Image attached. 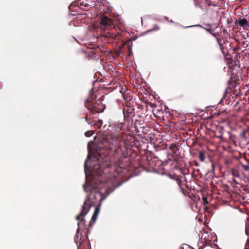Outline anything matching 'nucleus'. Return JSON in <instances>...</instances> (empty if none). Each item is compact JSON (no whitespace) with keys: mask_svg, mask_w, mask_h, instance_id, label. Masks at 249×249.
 <instances>
[{"mask_svg":"<svg viewBox=\"0 0 249 249\" xmlns=\"http://www.w3.org/2000/svg\"><path fill=\"white\" fill-rule=\"evenodd\" d=\"M114 130L108 134L103 135L99 140L98 147L108 151V154H117L122 151V143L124 140V134L121 130H124L125 124L118 123L113 126Z\"/></svg>","mask_w":249,"mask_h":249,"instance_id":"1","label":"nucleus"},{"mask_svg":"<svg viewBox=\"0 0 249 249\" xmlns=\"http://www.w3.org/2000/svg\"><path fill=\"white\" fill-rule=\"evenodd\" d=\"M97 27L105 32L102 34L103 36L113 40L119 39L121 34L126 32L124 23L119 20L114 23L112 19L105 16L99 18Z\"/></svg>","mask_w":249,"mask_h":249,"instance_id":"2","label":"nucleus"},{"mask_svg":"<svg viewBox=\"0 0 249 249\" xmlns=\"http://www.w3.org/2000/svg\"><path fill=\"white\" fill-rule=\"evenodd\" d=\"M92 205L90 200L89 195H88L84 201V205L82 206V210L80 214L76 216V219L79 222L78 223V229L79 230H83V229H85V219L84 217L89 212Z\"/></svg>","mask_w":249,"mask_h":249,"instance_id":"3","label":"nucleus"},{"mask_svg":"<svg viewBox=\"0 0 249 249\" xmlns=\"http://www.w3.org/2000/svg\"><path fill=\"white\" fill-rule=\"evenodd\" d=\"M85 107L93 114L103 111L105 108L104 105L100 102H93L90 99H87L85 101Z\"/></svg>","mask_w":249,"mask_h":249,"instance_id":"4","label":"nucleus"},{"mask_svg":"<svg viewBox=\"0 0 249 249\" xmlns=\"http://www.w3.org/2000/svg\"><path fill=\"white\" fill-rule=\"evenodd\" d=\"M196 7L200 8L202 10L208 9V7L211 5L210 0H194Z\"/></svg>","mask_w":249,"mask_h":249,"instance_id":"5","label":"nucleus"},{"mask_svg":"<svg viewBox=\"0 0 249 249\" xmlns=\"http://www.w3.org/2000/svg\"><path fill=\"white\" fill-rule=\"evenodd\" d=\"M123 114L124 116V121L129 123L131 118L134 116V108H123Z\"/></svg>","mask_w":249,"mask_h":249,"instance_id":"6","label":"nucleus"},{"mask_svg":"<svg viewBox=\"0 0 249 249\" xmlns=\"http://www.w3.org/2000/svg\"><path fill=\"white\" fill-rule=\"evenodd\" d=\"M86 239V235H83L80 230H77L74 237V241L77 246H80Z\"/></svg>","mask_w":249,"mask_h":249,"instance_id":"7","label":"nucleus"},{"mask_svg":"<svg viewBox=\"0 0 249 249\" xmlns=\"http://www.w3.org/2000/svg\"><path fill=\"white\" fill-rule=\"evenodd\" d=\"M169 149L171 150L172 154L176 155L177 157L181 158L180 154L178 153L179 150V147L178 144L171 143L169 147Z\"/></svg>","mask_w":249,"mask_h":249,"instance_id":"8","label":"nucleus"},{"mask_svg":"<svg viewBox=\"0 0 249 249\" xmlns=\"http://www.w3.org/2000/svg\"><path fill=\"white\" fill-rule=\"evenodd\" d=\"M235 24L236 26L239 25L244 28L249 27V23L247 19L245 18H242L239 19V20H236Z\"/></svg>","mask_w":249,"mask_h":249,"instance_id":"9","label":"nucleus"},{"mask_svg":"<svg viewBox=\"0 0 249 249\" xmlns=\"http://www.w3.org/2000/svg\"><path fill=\"white\" fill-rule=\"evenodd\" d=\"M89 124L91 126H94L97 128H100L103 125V122L101 120L98 121H91L89 122Z\"/></svg>","mask_w":249,"mask_h":249,"instance_id":"10","label":"nucleus"},{"mask_svg":"<svg viewBox=\"0 0 249 249\" xmlns=\"http://www.w3.org/2000/svg\"><path fill=\"white\" fill-rule=\"evenodd\" d=\"M167 156L168 160L174 161L176 163L178 162L180 160V158H178V157H177L176 155H174L171 153L168 154Z\"/></svg>","mask_w":249,"mask_h":249,"instance_id":"11","label":"nucleus"},{"mask_svg":"<svg viewBox=\"0 0 249 249\" xmlns=\"http://www.w3.org/2000/svg\"><path fill=\"white\" fill-rule=\"evenodd\" d=\"M128 102H125L124 105V108H134L133 105V100L131 101V99H128Z\"/></svg>","mask_w":249,"mask_h":249,"instance_id":"12","label":"nucleus"},{"mask_svg":"<svg viewBox=\"0 0 249 249\" xmlns=\"http://www.w3.org/2000/svg\"><path fill=\"white\" fill-rule=\"evenodd\" d=\"M84 190L86 192H91L93 190V187L91 186L89 182H86L85 184L83 186Z\"/></svg>","mask_w":249,"mask_h":249,"instance_id":"13","label":"nucleus"},{"mask_svg":"<svg viewBox=\"0 0 249 249\" xmlns=\"http://www.w3.org/2000/svg\"><path fill=\"white\" fill-rule=\"evenodd\" d=\"M93 115L91 112L89 114L87 113L86 117H85V121L89 124L91 121H92V119L93 118Z\"/></svg>","mask_w":249,"mask_h":249,"instance_id":"14","label":"nucleus"},{"mask_svg":"<svg viewBox=\"0 0 249 249\" xmlns=\"http://www.w3.org/2000/svg\"><path fill=\"white\" fill-rule=\"evenodd\" d=\"M198 157L201 161H204L205 160V155L204 152L201 151L199 152Z\"/></svg>","mask_w":249,"mask_h":249,"instance_id":"15","label":"nucleus"},{"mask_svg":"<svg viewBox=\"0 0 249 249\" xmlns=\"http://www.w3.org/2000/svg\"><path fill=\"white\" fill-rule=\"evenodd\" d=\"M123 98L125 101V102H128V99H131V101L133 100V98L131 95H129L128 94H126L125 93L123 94Z\"/></svg>","mask_w":249,"mask_h":249,"instance_id":"16","label":"nucleus"},{"mask_svg":"<svg viewBox=\"0 0 249 249\" xmlns=\"http://www.w3.org/2000/svg\"><path fill=\"white\" fill-rule=\"evenodd\" d=\"M94 133L93 130H88L85 133V135L86 137H89L91 136Z\"/></svg>","mask_w":249,"mask_h":249,"instance_id":"17","label":"nucleus"},{"mask_svg":"<svg viewBox=\"0 0 249 249\" xmlns=\"http://www.w3.org/2000/svg\"><path fill=\"white\" fill-rule=\"evenodd\" d=\"M171 178H173L176 180L177 183L179 187L182 186V181L179 178H174L173 177H171Z\"/></svg>","mask_w":249,"mask_h":249,"instance_id":"18","label":"nucleus"},{"mask_svg":"<svg viewBox=\"0 0 249 249\" xmlns=\"http://www.w3.org/2000/svg\"><path fill=\"white\" fill-rule=\"evenodd\" d=\"M160 29V28L158 26V25H155L153 28L149 29L147 32H149L153 31H158Z\"/></svg>","mask_w":249,"mask_h":249,"instance_id":"19","label":"nucleus"},{"mask_svg":"<svg viewBox=\"0 0 249 249\" xmlns=\"http://www.w3.org/2000/svg\"><path fill=\"white\" fill-rule=\"evenodd\" d=\"M207 26H208V28H204V29L210 33L212 34V32L213 31V29L212 28L211 25H207Z\"/></svg>","mask_w":249,"mask_h":249,"instance_id":"20","label":"nucleus"},{"mask_svg":"<svg viewBox=\"0 0 249 249\" xmlns=\"http://www.w3.org/2000/svg\"><path fill=\"white\" fill-rule=\"evenodd\" d=\"M99 212H100L99 207H96L93 214L98 215L99 213Z\"/></svg>","mask_w":249,"mask_h":249,"instance_id":"21","label":"nucleus"},{"mask_svg":"<svg viewBox=\"0 0 249 249\" xmlns=\"http://www.w3.org/2000/svg\"><path fill=\"white\" fill-rule=\"evenodd\" d=\"M97 215L96 214H93L92 216V218H91V221H93V222H95V221L96 220L97 218Z\"/></svg>","mask_w":249,"mask_h":249,"instance_id":"22","label":"nucleus"},{"mask_svg":"<svg viewBox=\"0 0 249 249\" xmlns=\"http://www.w3.org/2000/svg\"><path fill=\"white\" fill-rule=\"evenodd\" d=\"M241 136L243 138H246V131H242L241 133Z\"/></svg>","mask_w":249,"mask_h":249,"instance_id":"23","label":"nucleus"},{"mask_svg":"<svg viewBox=\"0 0 249 249\" xmlns=\"http://www.w3.org/2000/svg\"><path fill=\"white\" fill-rule=\"evenodd\" d=\"M243 168L245 171H248L249 169V166L248 165H243Z\"/></svg>","mask_w":249,"mask_h":249,"instance_id":"24","label":"nucleus"},{"mask_svg":"<svg viewBox=\"0 0 249 249\" xmlns=\"http://www.w3.org/2000/svg\"><path fill=\"white\" fill-rule=\"evenodd\" d=\"M84 6L85 7H87L88 6V4H86V3L84 4L83 2H82V3L80 2L79 6Z\"/></svg>","mask_w":249,"mask_h":249,"instance_id":"25","label":"nucleus"},{"mask_svg":"<svg viewBox=\"0 0 249 249\" xmlns=\"http://www.w3.org/2000/svg\"><path fill=\"white\" fill-rule=\"evenodd\" d=\"M179 189L180 190V191H181V192L184 194V189L182 188V186L180 187H179Z\"/></svg>","mask_w":249,"mask_h":249,"instance_id":"26","label":"nucleus"},{"mask_svg":"<svg viewBox=\"0 0 249 249\" xmlns=\"http://www.w3.org/2000/svg\"><path fill=\"white\" fill-rule=\"evenodd\" d=\"M213 36H217L218 35V33H217L216 34V33H214V34H212Z\"/></svg>","mask_w":249,"mask_h":249,"instance_id":"27","label":"nucleus"},{"mask_svg":"<svg viewBox=\"0 0 249 249\" xmlns=\"http://www.w3.org/2000/svg\"><path fill=\"white\" fill-rule=\"evenodd\" d=\"M120 51H116V54H117V55H120Z\"/></svg>","mask_w":249,"mask_h":249,"instance_id":"28","label":"nucleus"},{"mask_svg":"<svg viewBox=\"0 0 249 249\" xmlns=\"http://www.w3.org/2000/svg\"><path fill=\"white\" fill-rule=\"evenodd\" d=\"M195 165H196V166H199V164H198V162H195Z\"/></svg>","mask_w":249,"mask_h":249,"instance_id":"29","label":"nucleus"},{"mask_svg":"<svg viewBox=\"0 0 249 249\" xmlns=\"http://www.w3.org/2000/svg\"><path fill=\"white\" fill-rule=\"evenodd\" d=\"M207 199V198L206 197H205V198H203V200L204 201H206Z\"/></svg>","mask_w":249,"mask_h":249,"instance_id":"30","label":"nucleus"},{"mask_svg":"<svg viewBox=\"0 0 249 249\" xmlns=\"http://www.w3.org/2000/svg\"><path fill=\"white\" fill-rule=\"evenodd\" d=\"M145 108H146V109L147 108V107H148L147 105H145Z\"/></svg>","mask_w":249,"mask_h":249,"instance_id":"31","label":"nucleus"},{"mask_svg":"<svg viewBox=\"0 0 249 249\" xmlns=\"http://www.w3.org/2000/svg\"><path fill=\"white\" fill-rule=\"evenodd\" d=\"M89 226H91V221L90 222V223L89 224Z\"/></svg>","mask_w":249,"mask_h":249,"instance_id":"32","label":"nucleus"},{"mask_svg":"<svg viewBox=\"0 0 249 249\" xmlns=\"http://www.w3.org/2000/svg\"><path fill=\"white\" fill-rule=\"evenodd\" d=\"M196 26H199V27H202L201 25H197Z\"/></svg>","mask_w":249,"mask_h":249,"instance_id":"33","label":"nucleus"}]
</instances>
